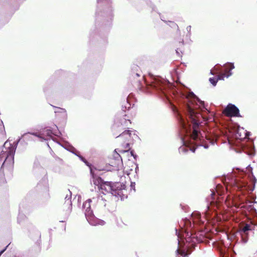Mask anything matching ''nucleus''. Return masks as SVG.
Returning <instances> with one entry per match:
<instances>
[{
    "instance_id": "f257e3e1",
    "label": "nucleus",
    "mask_w": 257,
    "mask_h": 257,
    "mask_svg": "<svg viewBox=\"0 0 257 257\" xmlns=\"http://www.w3.org/2000/svg\"><path fill=\"white\" fill-rule=\"evenodd\" d=\"M183 114L176 108L174 109L178 121L182 127L180 138L183 146L179 148L180 153H186L188 149L194 153L195 148L190 146L195 144L197 146L208 148V144L214 145L219 141V137L212 133L200 132V127L209 122L214 120L213 114L205 106L204 101L200 100L192 92L184 97Z\"/></svg>"
},
{
    "instance_id": "f03ea898",
    "label": "nucleus",
    "mask_w": 257,
    "mask_h": 257,
    "mask_svg": "<svg viewBox=\"0 0 257 257\" xmlns=\"http://www.w3.org/2000/svg\"><path fill=\"white\" fill-rule=\"evenodd\" d=\"M249 135L243 127L236 123L228 122L226 119V145L236 153L243 152L249 156L254 155V148L251 141L246 140Z\"/></svg>"
},
{
    "instance_id": "7ed1b4c3",
    "label": "nucleus",
    "mask_w": 257,
    "mask_h": 257,
    "mask_svg": "<svg viewBox=\"0 0 257 257\" xmlns=\"http://www.w3.org/2000/svg\"><path fill=\"white\" fill-rule=\"evenodd\" d=\"M90 173L93 177V183L96 185H99L98 187L103 194L110 193L117 198H120L121 200H123L125 198L123 194V190L125 188L124 184L119 182L114 183L108 182H103L102 179L99 177L95 179L91 169H90Z\"/></svg>"
},
{
    "instance_id": "20e7f679",
    "label": "nucleus",
    "mask_w": 257,
    "mask_h": 257,
    "mask_svg": "<svg viewBox=\"0 0 257 257\" xmlns=\"http://www.w3.org/2000/svg\"><path fill=\"white\" fill-rule=\"evenodd\" d=\"M32 134L30 133L24 134L17 141L14 142L13 144H11L9 141H7L4 143L0 155V161H2L3 159H5L1 170L4 168L5 165L11 166L14 164V155L18 143L22 138L30 139L29 134L32 135Z\"/></svg>"
},
{
    "instance_id": "39448f33",
    "label": "nucleus",
    "mask_w": 257,
    "mask_h": 257,
    "mask_svg": "<svg viewBox=\"0 0 257 257\" xmlns=\"http://www.w3.org/2000/svg\"><path fill=\"white\" fill-rule=\"evenodd\" d=\"M216 192L217 196L216 195L215 191L210 190L209 195L206 198V206L204 213L207 219L209 217L210 211L212 207H213L214 210L217 209L221 213H223L224 212L225 201L223 194L220 192L217 187Z\"/></svg>"
},
{
    "instance_id": "423d86ee",
    "label": "nucleus",
    "mask_w": 257,
    "mask_h": 257,
    "mask_svg": "<svg viewBox=\"0 0 257 257\" xmlns=\"http://www.w3.org/2000/svg\"><path fill=\"white\" fill-rule=\"evenodd\" d=\"M91 203H92L93 208L100 209L105 207L106 200L101 196H100L98 193L95 192V195L93 197L87 199L83 203V209H92Z\"/></svg>"
},
{
    "instance_id": "0eeeda50",
    "label": "nucleus",
    "mask_w": 257,
    "mask_h": 257,
    "mask_svg": "<svg viewBox=\"0 0 257 257\" xmlns=\"http://www.w3.org/2000/svg\"><path fill=\"white\" fill-rule=\"evenodd\" d=\"M127 106H125V108L128 107L127 111L126 113L122 115V118H120L119 121L116 122L113 126V130H115L117 128L121 127V130L124 128L126 126L128 125V124L131 123L128 116V112L131 110V104L127 102L126 103Z\"/></svg>"
},
{
    "instance_id": "6e6552de",
    "label": "nucleus",
    "mask_w": 257,
    "mask_h": 257,
    "mask_svg": "<svg viewBox=\"0 0 257 257\" xmlns=\"http://www.w3.org/2000/svg\"><path fill=\"white\" fill-rule=\"evenodd\" d=\"M56 130L53 129V130L50 128H45L40 133H33L32 134L41 139L42 141L43 140H48L52 139L54 140L53 136H57Z\"/></svg>"
},
{
    "instance_id": "1a4fd4ad",
    "label": "nucleus",
    "mask_w": 257,
    "mask_h": 257,
    "mask_svg": "<svg viewBox=\"0 0 257 257\" xmlns=\"http://www.w3.org/2000/svg\"><path fill=\"white\" fill-rule=\"evenodd\" d=\"M85 211V217L90 224L91 225H103L105 224V221L99 219L95 217L93 214L92 209H84Z\"/></svg>"
},
{
    "instance_id": "9d476101",
    "label": "nucleus",
    "mask_w": 257,
    "mask_h": 257,
    "mask_svg": "<svg viewBox=\"0 0 257 257\" xmlns=\"http://www.w3.org/2000/svg\"><path fill=\"white\" fill-rule=\"evenodd\" d=\"M226 116L242 117L239 108L235 105L232 103H228L226 105Z\"/></svg>"
},
{
    "instance_id": "9b49d317",
    "label": "nucleus",
    "mask_w": 257,
    "mask_h": 257,
    "mask_svg": "<svg viewBox=\"0 0 257 257\" xmlns=\"http://www.w3.org/2000/svg\"><path fill=\"white\" fill-rule=\"evenodd\" d=\"M255 227L253 224H246L240 227L239 229V233L241 235L242 240L244 242H247V239L245 238V236H246L249 231L254 229Z\"/></svg>"
},
{
    "instance_id": "f8f14e48",
    "label": "nucleus",
    "mask_w": 257,
    "mask_h": 257,
    "mask_svg": "<svg viewBox=\"0 0 257 257\" xmlns=\"http://www.w3.org/2000/svg\"><path fill=\"white\" fill-rule=\"evenodd\" d=\"M168 83V82L164 81L159 78H155L151 82V86L155 89H160L163 91L166 89Z\"/></svg>"
},
{
    "instance_id": "ddd939ff",
    "label": "nucleus",
    "mask_w": 257,
    "mask_h": 257,
    "mask_svg": "<svg viewBox=\"0 0 257 257\" xmlns=\"http://www.w3.org/2000/svg\"><path fill=\"white\" fill-rule=\"evenodd\" d=\"M220 72L217 70V67H214V69H212L210 70V74L212 75L217 74V77H213L209 78L210 82L213 85L215 86L216 84V83L218 80L223 79L224 74H220Z\"/></svg>"
},
{
    "instance_id": "4468645a",
    "label": "nucleus",
    "mask_w": 257,
    "mask_h": 257,
    "mask_svg": "<svg viewBox=\"0 0 257 257\" xmlns=\"http://www.w3.org/2000/svg\"><path fill=\"white\" fill-rule=\"evenodd\" d=\"M132 131L129 130H125L119 136H117L116 138H119L120 139H123L124 141V143L123 144V146H126V148H129V143L128 142L131 139L132 136Z\"/></svg>"
},
{
    "instance_id": "2eb2a0df",
    "label": "nucleus",
    "mask_w": 257,
    "mask_h": 257,
    "mask_svg": "<svg viewBox=\"0 0 257 257\" xmlns=\"http://www.w3.org/2000/svg\"><path fill=\"white\" fill-rule=\"evenodd\" d=\"M71 192L69 191L68 194H67L65 198L64 205L67 207V211L69 214L72 210V202H71Z\"/></svg>"
},
{
    "instance_id": "dca6fc26",
    "label": "nucleus",
    "mask_w": 257,
    "mask_h": 257,
    "mask_svg": "<svg viewBox=\"0 0 257 257\" xmlns=\"http://www.w3.org/2000/svg\"><path fill=\"white\" fill-rule=\"evenodd\" d=\"M185 225L186 226V228L182 229V231L184 232L186 237H190L193 235L192 233L191 232L192 229V224L190 220H186L185 222Z\"/></svg>"
},
{
    "instance_id": "f3484780",
    "label": "nucleus",
    "mask_w": 257,
    "mask_h": 257,
    "mask_svg": "<svg viewBox=\"0 0 257 257\" xmlns=\"http://www.w3.org/2000/svg\"><path fill=\"white\" fill-rule=\"evenodd\" d=\"M192 221L195 223H204V221L202 220L201 214L199 212H194L191 215Z\"/></svg>"
},
{
    "instance_id": "a211bd4d",
    "label": "nucleus",
    "mask_w": 257,
    "mask_h": 257,
    "mask_svg": "<svg viewBox=\"0 0 257 257\" xmlns=\"http://www.w3.org/2000/svg\"><path fill=\"white\" fill-rule=\"evenodd\" d=\"M191 26H188L185 31H184V34L183 35V39L186 41V43H190L192 41L191 40Z\"/></svg>"
},
{
    "instance_id": "6ab92c4d",
    "label": "nucleus",
    "mask_w": 257,
    "mask_h": 257,
    "mask_svg": "<svg viewBox=\"0 0 257 257\" xmlns=\"http://www.w3.org/2000/svg\"><path fill=\"white\" fill-rule=\"evenodd\" d=\"M235 68L234 64L231 62L226 63V78H228L233 74L232 70Z\"/></svg>"
},
{
    "instance_id": "aec40b11",
    "label": "nucleus",
    "mask_w": 257,
    "mask_h": 257,
    "mask_svg": "<svg viewBox=\"0 0 257 257\" xmlns=\"http://www.w3.org/2000/svg\"><path fill=\"white\" fill-rule=\"evenodd\" d=\"M53 107L55 108L54 112L57 115H60V116L63 118H66L67 117V112L64 108L57 107L54 106H53Z\"/></svg>"
},
{
    "instance_id": "412c9836",
    "label": "nucleus",
    "mask_w": 257,
    "mask_h": 257,
    "mask_svg": "<svg viewBox=\"0 0 257 257\" xmlns=\"http://www.w3.org/2000/svg\"><path fill=\"white\" fill-rule=\"evenodd\" d=\"M224 241L221 240L215 244V247L219 251L220 254V257H224Z\"/></svg>"
},
{
    "instance_id": "4be33fe9",
    "label": "nucleus",
    "mask_w": 257,
    "mask_h": 257,
    "mask_svg": "<svg viewBox=\"0 0 257 257\" xmlns=\"http://www.w3.org/2000/svg\"><path fill=\"white\" fill-rule=\"evenodd\" d=\"M164 19H161L162 21L164 22L165 23H166L169 26H170L172 28H177L178 30H179L178 26V25L174 23V22L170 21V20H167L166 17H163Z\"/></svg>"
},
{
    "instance_id": "5701e85b",
    "label": "nucleus",
    "mask_w": 257,
    "mask_h": 257,
    "mask_svg": "<svg viewBox=\"0 0 257 257\" xmlns=\"http://www.w3.org/2000/svg\"><path fill=\"white\" fill-rule=\"evenodd\" d=\"M139 69V67L137 65H134L133 67V70H136V72H134L132 74L133 77L135 78L136 77H140L141 75V72L140 71H138V69Z\"/></svg>"
},
{
    "instance_id": "b1692460",
    "label": "nucleus",
    "mask_w": 257,
    "mask_h": 257,
    "mask_svg": "<svg viewBox=\"0 0 257 257\" xmlns=\"http://www.w3.org/2000/svg\"><path fill=\"white\" fill-rule=\"evenodd\" d=\"M5 136V127L3 122L0 119V138H3Z\"/></svg>"
},
{
    "instance_id": "393cba45",
    "label": "nucleus",
    "mask_w": 257,
    "mask_h": 257,
    "mask_svg": "<svg viewBox=\"0 0 257 257\" xmlns=\"http://www.w3.org/2000/svg\"><path fill=\"white\" fill-rule=\"evenodd\" d=\"M26 219L25 215L22 213H19L18 216V222L19 224L22 223Z\"/></svg>"
},
{
    "instance_id": "a878e982",
    "label": "nucleus",
    "mask_w": 257,
    "mask_h": 257,
    "mask_svg": "<svg viewBox=\"0 0 257 257\" xmlns=\"http://www.w3.org/2000/svg\"><path fill=\"white\" fill-rule=\"evenodd\" d=\"M68 150L72 152L73 154H75L77 156L79 157L80 155H79V152L77 151L74 147H70L69 148L67 149Z\"/></svg>"
},
{
    "instance_id": "bb28decb",
    "label": "nucleus",
    "mask_w": 257,
    "mask_h": 257,
    "mask_svg": "<svg viewBox=\"0 0 257 257\" xmlns=\"http://www.w3.org/2000/svg\"><path fill=\"white\" fill-rule=\"evenodd\" d=\"M176 252L177 255L179 254H181L182 256H185L186 255L184 251H180L178 248L176 250Z\"/></svg>"
},
{
    "instance_id": "cd10ccee",
    "label": "nucleus",
    "mask_w": 257,
    "mask_h": 257,
    "mask_svg": "<svg viewBox=\"0 0 257 257\" xmlns=\"http://www.w3.org/2000/svg\"><path fill=\"white\" fill-rule=\"evenodd\" d=\"M182 49L181 48H177V49L176 50V53L179 55V56H181L180 55V53H182Z\"/></svg>"
},
{
    "instance_id": "c85d7f7f",
    "label": "nucleus",
    "mask_w": 257,
    "mask_h": 257,
    "mask_svg": "<svg viewBox=\"0 0 257 257\" xmlns=\"http://www.w3.org/2000/svg\"><path fill=\"white\" fill-rule=\"evenodd\" d=\"M176 234H177V236H178V244H179V243H180V240H179V238H181L182 237H181V235L180 234V232H178L177 231V229H176Z\"/></svg>"
},
{
    "instance_id": "c756f323",
    "label": "nucleus",
    "mask_w": 257,
    "mask_h": 257,
    "mask_svg": "<svg viewBox=\"0 0 257 257\" xmlns=\"http://www.w3.org/2000/svg\"><path fill=\"white\" fill-rule=\"evenodd\" d=\"M79 159H80L81 161H83V162H84V163H85L87 165H88L87 161L85 160V159L83 157H82L81 156H79Z\"/></svg>"
},
{
    "instance_id": "7c9ffc66",
    "label": "nucleus",
    "mask_w": 257,
    "mask_h": 257,
    "mask_svg": "<svg viewBox=\"0 0 257 257\" xmlns=\"http://www.w3.org/2000/svg\"><path fill=\"white\" fill-rule=\"evenodd\" d=\"M179 44V46H183V45H184V41H183V40H182V41L181 42H180Z\"/></svg>"
},
{
    "instance_id": "2f4dec72",
    "label": "nucleus",
    "mask_w": 257,
    "mask_h": 257,
    "mask_svg": "<svg viewBox=\"0 0 257 257\" xmlns=\"http://www.w3.org/2000/svg\"><path fill=\"white\" fill-rule=\"evenodd\" d=\"M115 151V152H116V150H115V151ZM116 156H115V158H119V157H120L119 155L117 153H116Z\"/></svg>"
},
{
    "instance_id": "473e14b6",
    "label": "nucleus",
    "mask_w": 257,
    "mask_h": 257,
    "mask_svg": "<svg viewBox=\"0 0 257 257\" xmlns=\"http://www.w3.org/2000/svg\"><path fill=\"white\" fill-rule=\"evenodd\" d=\"M228 177H228V176H227L226 175V181L227 180V179H228ZM225 190H226V193H227V187H226V186Z\"/></svg>"
},
{
    "instance_id": "72a5a7b5",
    "label": "nucleus",
    "mask_w": 257,
    "mask_h": 257,
    "mask_svg": "<svg viewBox=\"0 0 257 257\" xmlns=\"http://www.w3.org/2000/svg\"><path fill=\"white\" fill-rule=\"evenodd\" d=\"M134 187H135V183H134V184L132 183L131 184V188H133Z\"/></svg>"
},
{
    "instance_id": "f704fd0d",
    "label": "nucleus",
    "mask_w": 257,
    "mask_h": 257,
    "mask_svg": "<svg viewBox=\"0 0 257 257\" xmlns=\"http://www.w3.org/2000/svg\"><path fill=\"white\" fill-rule=\"evenodd\" d=\"M197 224V223H194L193 222V225H194V224ZM197 224H198V223ZM199 224L201 225V224H202V223H199Z\"/></svg>"
},
{
    "instance_id": "c9c22d12",
    "label": "nucleus",
    "mask_w": 257,
    "mask_h": 257,
    "mask_svg": "<svg viewBox=\"0 0 257 257\" xmlns=\"http://www.w3.org/2000/svg\"><path fill=\"white\" fill-rule=\"evenodd\" d=\"M225 233H226V236H227V238L228 239V235H227V231H226V230Z\"/></svg>"
},
{
    "instance_id": "e433bc0d",
    "label": "nucleus",
    "mask_w": 257,
    "mask_h": 257,
    "mask_svg": "<svg viewBox=\"0 0 257 257\" xmlns=\"http://www.w3.org/2000/svg\"><path fill=\"white\" fill-rule=\"evenodd\" d=\"M222 113H225V109H224L222 110Z\"/></svg>"
},
{
    "instance_id": "4c0bfd02",
    "label": "nucleus",
    "mask_w": 257,
    "mask_h": 257,
    "mask_svg": "<svg viewBox=\"0 0 257 257\" xmlns=\"http://www.w3.org/2000/svg\"><path fill=\"white\" fill-rule=\"evenodd\" d=\"M80 198V196H78V200H79V199Z\"/></svg>"
},
{
    "instance_id": "58836bf2",
    "label": "nucleus",
    "mask_w": 257,
    "mask_h": 257,
    "mask_svg": "<svg viewBox=\"0 0 257 257\" xmlns=\"http://www.w3.org/2000/svg\"><path fill=\"white\" fill-rule=\"evenodd\" d=\"M225 200H226V202L227 201V198L226 197Z\"/></svg>"
}]
</instances>
